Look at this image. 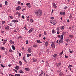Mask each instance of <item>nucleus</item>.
Here are the masks:
<instances>
[{"label": "nucleus", "instance_id": "1", "mask_svg": "<svg viewBox=\"0 0 76 76\" xmlns=\"http://www.w3.org/2000/svg\"><path fill=\"white\" fill-rule=\"evenodd\" d=\"M35 14L37 16L40 17L41 16H42V13L40 10H39L35 12Z\"/></svg>", "mask_w": 76, "mask_h": 76}, {"label": "nucleus", "instance_id": "2", "mask_svg": "<svg viewBox=\"0 0 76 76\" xmlns=\"http://www.w3.org/2000/svg\"><path fill=\"white\" fill-rule=\"evenodd\" d=\"M50 23H52L53 25H56L57 23V21L56 20H50Z\"/></svg>", "mask_w": 76, "mask_h": 76}, {"label": "nucleus", "instance_id": "3", "mask_svg": "<svg viewBox=\"0 0 76 76\" xmlns=\"http://www.w3.org/2000/svg\"><path fill=\"white\" fill-rule=\"evenodd\" d=\"M56 44L54 42H52L51 47L53 48H55L56 47Z\"/></svg>", "mask_w": 76, "mask_h": 76}, {"label": "nucleus", "instance_id": "4", "mask_svg": "<svg viewBox=\"0 0 76 76\" xmlns=\"http://www.w3.org/2000/svg\"><path fill=\"white\" fill-rule=\"evenodd\" d=\"M61 15H63V16H65L66 15V13L65 12H59Z\"/></svg>", "mask_w": 76, "mask_h": 76}, {"label": "nucleus", "instance_id": "5", "mask_svg": "<svg viewBox=\"0 0 76 76\" xmlns=\"http://www.w3.org/2000/svg\"><path fill=\"white\" fill-rule=\"evenodd\" d=\"M10 43V44L11 45H15V43H14V41L12 40H11L9 41Z\"/></svg>", "mask_w": 76, "mask_h": 76}, {"label": "nucleus", "instance_id": "6", "mask_svg": "<svg viewBox=\"0 0 76 76\" xmlns=\"http://www.w3.org/2000/svg\"><path fill=\"white\" fill-rule=\"evenodd\" d=\"M34 28H31L28 31V33H31V32H33V31H34Z\"/></svg>", "mask_w": 76, "mask_h": 76}, {"label": "nucleus", "instance_id": "7", "mask_svg": "<svg viewBox=\"0 0 76 76\" xmlns=\"http://www.w3.org/2000/svg\"><path fill=\"white\" fill-rule=\"evenodd\" d=\"M27 51L29 53H31L32 52V49L31 48H29L27 50Z\"/></svg>", "mask_w": 76, "mask_h": 76}, {"label": "nucleus", "instance_id": "8", "mask_svg": "<svg viewBox=\"0 0 76 76\" xmlns=\"http://www.w3.org/2000/svg\"><path fill=\"white\" fill-rule=\"evenodd\" d=\"M5 30L6 31H9V26H8L5 27Z\"/></svg>", "mask_w": 76, "mask_h": 76}, {"label": "nucleus", "instance_id": "9", "mask_svg": "<svg viewBox=\"0 0 76 76\" xmlns=\"http://www.w3.org/2000/svg\"><path fill=\"white\" fill-rule=\"evenodd\" d=\"M52 5L54 8H56V9H57V5H56V4H55V3H52Z\"/></svg>", "mask_w": 76, "mask_h": 76}, {"label": "nucleus", "instance_id": "10", "mask_svg": "<svg viewBox=\"0 0 76 76\" xmlns=\"http://www.w3.org/2000/svg\"><path fill=\"white\" fill-rule=\"evenodd\" d=\"M16 9L17 10H20V9H21V7H20V6H18L16 8Z\"/></svg>", "mask_w": 76, "mask_h": 76}, {"label": "nucleus", "instance_id": "11", "mask_svg": "<svg viewBox=\"0 0 76 76\" xmlns=\"http://www.w3.org/2000/svg\"><path fill=\"white\" fill-rule=\"evenodd\" d=\"M52 34H54L55 33H56V31H55L54 29H53L52 31Z\"/></svg>", "mask_w": 76, "mask_h": 76}, {"label": "nucleus", "instance_id": "12", "mask_svg": "<svg viewBox=\"0 0 76 76\" xmlns=\"http://www.w3.org/2000/svg\"><path fill=\"white\" fill-rule=\"evenodd\" d=\"M33 62H36V61H37V59H36L35 58H33Z\"/></svg>", "mask_w": 76, "mask_h": 76}, {"label": "nucleus", "instance_id": "13", "mask_svg": "<svg viewBox=\"0 0 76 76\" xmlns=\"http://www.w3.org/2000/svg\"><path fill=\"white\" fill-rule=\"evenodd\" d=\"M59 42L60 43H63V40L62 39H60L59 40Z\"/></svg>", "mask_w": 76, "mask_h": 76}, {"label": "nucleus", "instance_id": "14", "mask_svg": "<svg viewBox=\"0 0 76 76\" xmlns=\"http://www.w3.org/2000/svg\"><path fill=\"white\" fill-rule=\"evenodd\" d=\"M24 70H26V71H27V72H29V70H30V69L29 68H25Z\"/></svg>", "mask_w": 76, "mask_h": 76}, {"label": "nucleus", "instance_id": "15", "mask_svg": "<svg viewBox=\"0 0 76 76\" xmlns=\"http://www.w3.org/2000/svg\"><path fill=\"white\" fill-rule=\"evenodd\" d=\"M11 47L12 50H15V46H14V45H12Z\"/></svg>", "mask_w": 76, "mask_h": 76}, {"label": "nucleus", "instance_id": "16", "mask_svg": "<svg viewBox=\"0 0 76 76\" xmlns=\"http://www.w3.org/2000/svg\"><path fill=\"white\" fill-rule=\"evenodd\" d=\"M0 49H1V50H5V48H4V47H1L0 48Z\"/></svg>", "mask_w": 76, "mask_h": 76}, {"label": "nucleus", "instance_id": "17", "mask_svg": "<svg viewBox=\"0 0 76 76\" xmlns=\"http://www.w3.org/2000/svg\"><path fill=\"white\" fill-rule=\"evenodd\" d=\"M37 43H40V44H42V42H41L39 40H37Z\"/></svg>", "mask_w": 76, "mask_h": 76}, {"label": "nucleus", "instance_id": "18", "mask_svg": "<svg viewBox=\"0 0 76 76\" xmlns=\"http://www.w3.org/2000/svg\"><path fill=\"white\" fill-rule=\"evenodd\" d=\"M6 41H7V39H5L4 40V42L2 43L4 45L6 44Z\"/></svg>", "mask_w": 76, "mask_h": 76}, {"label": "nucleus", "instance_id": "19", "mask_svg": "<svg viewBox=\"0 0 76 76\" xmlns=\"http://www.w3.org/2000/svg\"><path fill=\"white\" fill-rule=\"evenodd\" d=\"M44 73V71H42L41 73L39 75V76H42V75Z\"/></svg>", "mask_w": 76, "mask_h": 76}, {"label": "nucleus", "instance_id": "20", "mask_svg": "<svg viewBox=\"0 0 76 76\" xmlns=\"http://www.w3.org/2000/svg\"><path fill=\"white\" fill-rule=\"evenodd\" d=\"M37 47V45H33V47L34 48H36Z\"/></svg>", "mask_w": 76, "mask_h": 76}, {"label": "nucleus", "instance_id": "21", "mask_svg": "<svg viewBox=\"0 0 76 76\" xmlns=\"http://www.w3.org/2000/svg\"><path fill=\"white\" fill-rule=\"evenodd\" d=\"M9 17H10V19H13V18H14V17L13 16L9 15Z\"/></svg>", "mask_w": 76, "mask_h": 76}, {"label": "nucleus", "instance_id": "22", "mask_svg": "<svg viewBox=\"0 0 76 76\" xmlns=\"http://www.w3.org/2000/svg\"><path fill=\"white\" fill-rule=\"evenodd\" d=\"M23 10H26V8L25 6L23 7Z\"/></svg>", "mask_w": 76, "mask_h": 76}, {"label": "nucleus", "instance_id": "23", "mask_svg": "<svg viewBox=\"0 0 76 76\" xmlns=\"http://www.w3.org/2000/svg\"><path fill=\"white\" fill-rule=\"evenodd\" d=\"M63 50L62 51V52H61L59 54V55L61 57V56L63 55Z\"/></svg>", "mask_w": 76, "mask_h": 76}, {"label": "nucleus", "instance_id": "24", "mask_svg": "<svg viewBox=\"0 0 76 76\" xmlns=\"http://www.w3.org/2000/svg\"><path fill=\"white\" fill-rule=\"evenodd\" d=\"M19 66H16L15 67V69H16V70H18L19 69Z\"/></svg>", "mask_w": 76, "mask_h": 76}, {"label": "nucleus", "instance_id": "25", "mask_svg": "<svg viewBox=\"0 0 76 76\" xmlns=\"http://www.w3.org/2000/svg\"><path fill=\"white\" fill-rule=\"evenodd\" d=\"M48 42H45V45L46 46H47V45H48Z\"/></svg>", "mask_w": 76, "mask_h": 76}, {"label": "nucleus", "instance_id": "26", "mask_svg": "<svg viewBox=\"0 0 76 76\" xmlns=\"http://www.w3.org/2000/svg\"><path fill=\"white\" fill-rule=\"evenodd\" d=\"M8 25L10 26H12L13 27V24H12V23H10V24H8Z\"/></svg>", "mask_w": 76, "mask_h": 76}, {"label": "nucleus", "instance_id": "27", "mask_svg": "<svg viewBox=\"0 0 76 76\" xmlns=\"http://www.w3.org/2000/svg\"><path fill=\"white\" fill-rule=\"evenodd\" d=\"M15 76H20V75L19 74H17L15 75Z\"/></svg>", "mask_w": 76, "mask_h": 76}, {"label": "nucleus", "instance_id": "28", "mask_svg": "<svg viewBox=\"0 0 76 76\" xmlns=\"http://www.w3.org/2000/svg\"><path fill=\"white\" fill-rule=\"evenodd\" d=\"M63 74L62 72H61L59 73V75L60 76H61L62 75H63Z\"/></svg>", "mask_w": 76, "mask_h": 76}, {"label": "nucleus", "instance_id": "29", "mask_svg": "<svg viewBox=\"0 0 76 76\" xmlns=\"http://www.w3.org/2000/svg\"><path fill=\"white\" fill-rule=\"evenodd\" d=\"M69 37H70V38H73V36L72 35L70 34L69 35Z\"/></svg>", "mask_w": 76, "mask_h": 76}, {"label": "nucleus", "instance_id": "30", "mask_svg": "<svg viewBox=\"0 0 76 76\" xmlns=\"http://www.w3.org/2000/svg\"><path fill=\"white\" fill-rule=\"evenodd\" d=\"M22 61H19V63L20 65V66H21L22 64Z\"/></svg>", "mask_w": 76, "mask_h": 76}, {"label": "nucleus", "instance_id": "31", "mask_svg": "<svg viewBox=\"0 0 76 76\" xmlns=\"http://www.w3.org/2000/svg\"><path fill=\"white\" fill-rule=\"evenodd\" d=\"M32 56V55H31V54H27V57L28 58L29 57V56Z\"/></svg>", "mask_w": 76, "mask_h": 76}, {"label": "nucleus", "instance_id": "32", "mask_svg": "<svg viewBox=\"0 0 76 76\" xmlns=\"http://www.w3.org/2000/svg\"><path fill=\"white\" fill-rule=\"evenodd\" d=\"M19 72L20 73H22L23 74L24 73L23 72V71H22V70H20L19 71Z\"/></svg>", "mask_w": 76, "mask_h": 76}, {"label": "nucleus", "instance_id": "33", "mask_svg": "<svg viewBox=\"0 0 76 76\" xmlns=\"http://www.w3.org/2000/svg\"><path fill=\"white\" fill-rule=\"evenodd\" d=\"M64 28H65V27L64 26H61V29H64Z\"/></svg>", "mask_w": 76, "mask_h": 76}, {"label": "nucleus", "instance_id": "34", "mask_svg": "<svg viewBox=\"0 0 76 76\" xmlns=\"http://www.w3.org/2000/svg\"><path fill=\"white\" fill-rule=\"evenodd\" d=\"M73 67V66L71 65H70L68 66V68H71V67Z\"/></svg>", "mask_w": 76, "mask_h": 76}, {"label": "nucleus", "instance_id": "35", "mask_svg": "<svg viewBox=\"0 0 76 76\" xmlns=\"http://www.w3.org/2000/svg\"><path fill=\"white\" fill-rule=\"evenodd\" d=\"M29 22H31V23H32L33 22H34V20H33L32 19H30V20Z\"/></svg>", "mask_w": 76, "mask_h": 76}, {"label": "nucleus", "instance_id": "36", "mask_svg": "<svg viewBox=\"0 0 76 76\" xmlns=\"http://www.w3.org/2000/svg\"><path fill=\"white\" fill-rule=\"evenodd\" d=\"M8 52H9V51H6L5 53V54L6 55H7L8 53H8Z\"/></svg>", "mask_w": 76, "mask_h": 76}, {"label": "nucleus", "instance_id": "37", "mask_svg": "<svg viewBox=\"0 0 76 76\" xmlns=\"http://www.w3.org/2000/svg\"><path fill=\"white\" fill-rule=\"evenodd\" d=\"M18 53L19 55V56L21 57V56H22V54H21V53H20L18 52Z\"/></svg>", "mask_w": 76, "mask_h": 76}, {"label": "nucleus", "instance_id": "38", "mask_svg": "<svg viewBox=\"0 0 76 76\" xmlns=\"http://www.w3.org/2000/svg\"><path fill=\"white\" fill-rule=\"evenodd\" d=\"M13 70L14 71V72H16V73H18V71H17L15 69H13Z\"/></svg>", "mask_w": 76, "mask_h": 76}, {"label": "nucleus", "instance_id": "39", "mask_svg": "<svg viewBox=\"0 0 76 76\" xmlns=\"http://www.w3.org/2000/svg\"><path fill=\"white\" fill-rule=\"evenodd\" d=\"M53 57H57V54L53 55Z\"/></svg>", "mask_w": 76, "mask_h": 76}, {"label": "nucleus", "instance_id": "40", "mask_svg": "<svg viewBox=\"0 0 76 76\" xmlns=\"http://www.w3.org/2000/svg\"><path fill=\"white\" fill-rule=\"evenodd\" d=\"M9 51L10 53H12V52H13V51L11 49L9 50Z\"/></svg>", "mask_w": 76, "mask_h": 76}, {"label": "nucleus", "instance_id": "41", "mask_svg": "<svg viewBox=\"0 0 76 76\" xmlns=\"http://www.w3.org/2000/svg\"><path fill=\"white\" fill-rule=\"evenodd\" d=\"M56 29L57 31H60V28H56Z\"/></svg>", "mask_w": 76, "mask_h": 76}, {"label": "nucleus", "instance_id": "42", "mask_svg": "<svg viewBox=\"0 0 76 76\" xmlns=\"http://www.w3.org/2000/svg\"><path fill=\"white\" fill-rule=\"evenodd\" d=\"M69 53H73V52L72 51V50H70V49H69Z\"/></svg>", "mask_w": 76, "mask_h": 76}, {"label": "nucleus", "instance_id": "43", "mask_svg": "<svg viewBox=\"0 0 76 76\" xmlns=\"http://www.w3.org/2000/svg\"><path fill=\"white\" fill-rule=\"evenodd\" d=\"M56 65L57 66H60L61 65V63H59V64H57Z\"/></svg>", "mask_w": 76, "mask_h": 76}, {"label": "nucleus", "instance_id": "44", "mask_svg": "<svg viewBox=\"0 0 76 76\" xmlns=\"http://www.w3.org/2000/svg\"><path fill=\"white\" fill-rule=\"evenodd\" d=\"M63 34H62L60 37L61 39H63Z\"/></svg>", "mask_w": 76, "mask_h": 76}, {"label": "nucleus", "instance_id": "45", "mask_svg": "<svg viewBox=\"0 0 76 76\" xmlns=\"http://www.w3.org/2000/svg\"><path fill=\"white\" fill-rule=\"evenodd\" d=\"M30 3H27L26 4V6H29V5H30Z\"/></svg>", "mask_w": 76, "mask_h": 76}, {"label": "nucleus", "instance_id": "46", "mask_svg": "<svg viewBox=\"0 0 76 76\" xmlns=\"http://www.w3.org/2000/svg\"><path fill=\"white\" fill-rule=\"evenodd\" d=\"M1 67H3L4 68V67H5V66H4V65H3L2 64H1Z\"/></svg>", "mask_w": 76, "mask_h": 76}, {"label": "nucleus", "instance_id": "47", "mask_svg": "<svg viewBox=\"0 0 76 76\" xmlns=\"http://www.w3.org/2000/svg\"><path fill=\"white\" fill-rule=\"evenodd\" d=\"M21 2L20 1H18V2H17V4H20Z\"/></svg>", "mask_w": 76, "mask_h": 76}, {"label": "nucleus", "instance_id": "48", "mask_svg": "<svg viewBox=\"0 0 76 76\" xmlns=\"http://www.w3.org/2000/svg\"><path fill=\"white\" fill-rule=\"evenodd\" d=\"M18 22H19V20H15V22H16V23Z\"/></svg>", "mask_w": 76, "mask_h": 76}, {"label": "nucleus", "instance_id": "49", "mask_svg": "<svg viewBox=\"0 0 76 76\" xmlns=\"http://www.w3.org/2000/svg\"><path fill=\"white\" fill-rule=\"evenodd\" d=\"M7 3H8V2H7V1H6L5 2V5H7Z\"/></svg>", "mask_w": 76, "mask_h": 76}, {"label": "nucleus", "instance_id": "50", "mask_svg": "<svg viewBox=\"0 0 76 76\" xmlns=\"http://www.w3.org/2000/svg\"><path fill=\"white\" fill-rule=\"evenodd\" d=\"M20 13H19V12H17L15 13V15H19Z\"/></svg>", "mask_w": 76, "mask_h": 76}, {"label": "nucleus", "instance_id": "51", "mask_svg": "<svg viewBox=\"0 0 76 76\" xmlns=\"http://www.w3.org/2000/svg\"><path fill=\"white\" fill-rule=\"evenodd\" d=\"M50 19L52 20H53V19H54V17H52L50 18Z\"/></svg>", "mask_w": 76, "mask_h": 76}, {"label": "nucleus", "instance_id": "52", "mask_svg": "<svg viewBox=\"0 0 76 76\" xmlns=\"http://www.w3.org/2000/svg\"><path fill=\"white\" fill-rule=\"evenodd\" d=\"M69 70H70V72H73V70H72V68H69Z\"/></svg>", "mask_w": 76, "mask_h": 76}, {"label": "nucleus", "instance_id": "53", "mask_svg": "<svg viewBox=\"0 0 76 76\" xmlns=\"http://www.w3.org/2000/svg\"><path fill=\"white\" fill-rule=\"evenodd\" d=\"M21 18H23V19H25V16L24 15H22L21 16Z\"/></svg>", "mask_w": 76, "mask_h": 76}, {"label": "nucleus", "instance_id": "54", "mask_svg": "<svg viewBox=\"0 0 76 76\" xmlns=\"http://www.w3.org/2000/svg\"><path fill=\"white\" fill-rule=\"evenodd\" d=\"M44 35H47V33H46V31L44 32Z\"/></svg>", "mask_w": 76, "mask_h": 76}, {"label": "nucleus", "instance_id": "55", "mask_svg": "<svg viewBox=\"0 0 76 76\" xmlns=\"http://www.w3.org/2000/svg\"><path fill=\"white\" fill-rule=\"evenodd\" d=\"M22 38V37L20 36H19V37H18V39H19V38Z\"/></svg>", "mask_w": 76, "mask_h": 76}, {"label": "nucleus", "instance_id": "56", "mask_svg": "<svg viewBox=\"0 0 76 76\" xmlns=\"http://www.w3.org/2000/svg\"><path fill=\"white\" fill-rule=\"evenodd\" d=\"M6 23V22L5 21H2V24H4V23Z\"/></svg>", "mask_w": 76, "mask_h": 76}, {"label": "nucleus", "instance_id": "57", "mask_svg": "<svg viewBox=\"0 0 76 76\" xmlns=\"http://www.w3.org/2000/svg\"><path fill=\"white\" fill-rule=\"evenodd\" d=\"M26 44H28V40H26Z\"/></svg>", "mask_w": 76, "mask_h": 76}, {"label": "nucleus", "instance_id": "58", "mask_svg": "<svg viewBox=\"0 0 76 76\" xmlns=\"http://www.w3.org/2000/svg\"><path fill=\"white\" fill-rule=\"evenodd\" d=\"M46 52H47V53H48L49 52V50L47 49V50H46Z\"/></svg>", "mask_w": 76, "mask_h": 76}, {"label": "nucleus", "instance_id": "59", "mask_svg": "<svg viewBox=\"0 0 76 76\" xmlns=\"http://www.w3.org/2000/svg\"><path fill=\"white\" fill-rule=\"evenodd\" d=\"M65 57L66 58H68V56H66V55H65Z\"/></svg>", "mask_w": 76, "mask_h": 76}, {"label": "nucleus", "instance_id": "60", "mask_svg": "<svg viewBox=\"0 0 76 76\" xmlns=\"http://www.w3.org/2000/svg\"><path fill=\"white\" fill-rule=\"evenodd\" d=\"M66 8H67V7L66 6L65 7H64V9H66Z\"/></svg>", "mask_w": 76, "mask_h": 76}, {"label": "nucleus", "instance_id": "61", "mask_svg": "<svg viewBox=\"0 0 76 76\" xmlns=\"http://www.w3.org/2000/svg\"><path fill=\"white\" fill-rule=\"evenodd\" d=\"M69 39H67L66 40V41L67 42H69Z\"/></svg>", "mask_w": 76, "mask_h": 76}, {"label": "nucleus", "instance_id": "62", "mask_svg": "<svg viewBox=\"0 0 76 76\" xmlns=\"http://www.w3.org/2000/svg\"><path fill=\"white\" fill-rule=\"evenodd\" d=\"M60 34V31H57V34Z\"/></svg>", "mask_w": 76, "mask_h": 76}, {"label": "nucleus", "instance_id": "63", "mask_svg": "<svg viewBox=\"0 0 76 76\" xmlns=\"http://www.w3.org/2000/svg\"><path fill=\"white\" fill-rule=\"evenodd\" d=\"M23 60L24 61L25 60V57H23Z\"/></svg>", "mask_w": 76, "mask_h": 76}, {"label": "nucleus", "instance_id": "64", "mask_svg": "<svg viewBox=\"0 0 76 76\" xmlns=\"http://www.w3.org/2000/svg\"><path fill=\"white\" fill-rule=\"evenodd\" d=\"M14 32H17V31L15 30H14Z\"/></svg>", "mask_w": 76, "mask_h": 76}]
</instances>
